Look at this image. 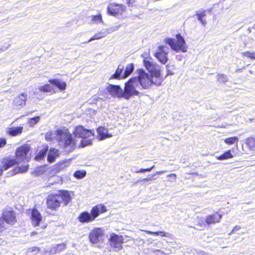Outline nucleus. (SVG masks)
<instances>
[{"instance_id":"obj_36","label":"nucleus","mask_w":255,"mask_h":255,"mask_svg":"<svg viewBox=\"0 0 255 255\" xmlns=\"http://www.w3.org/2000/svg\"><path fill=\"white\" fill-rule=\"evenodd\" d=\"M239 138L237 136H233L229 138H227L224 139V142L227 144H234L237 143Z\"/></svg>"},{"instance_id":"obj_37","label":"nucleus","mask_w":255,"mask_h":255,"mask_svg":"<svg viewBox=\"0 0 255 255\" xmlns=\"http://www.w3.org/2000/svg\"><path fill=\"white\" fill-rule=\"evenodd\" d=\"M86 175V172L84 170H77L76 171L73 176L77 179H82L84 178Z\"/></svg>"},{"instance_id":"obj_43","label":"nucleus","mask_w":255,"mask_h":255,"mask_svg":"<svg viewBox=\"0 0 255 255\" xmlns=\"http://www.w3.org/2000/svg\"><path fill=\"white\" fill-rule=\"evenodd\" d=\"M153 168H154V165H153L150 168H141L139 170H137L135 171V173H143L145 172H149Z\"/></svg>"},{"instance_id":"obj_11","label":"nucleus","mask_w":255,"mask_h":255,"mask_svg":"<svg viewBox=\"0 0 255 255\" xmlns=\"http://www.w3.org/2000/svg\"><path fill=\"white\" fill-rule=\"evenodd\" d=\"M125 9L126 6L122 4L111 3L108 6L107 12L109 15L116 16L119 14H122Z\"/></svg>"},{"instance_id":"obj_49","label":"nucleus","mask_w":255,"mask_h":255,"mask_svg":"<svg viewBox=\"0 0 255 255\" xmlns=\"http://www.w3.org/2000/svg\"><path fill=\"white\" fill-rule=\"evenodd\" d=\"M168 67H169V65H166V68L167 69L166 76L173 75V73H172L170 70L168 69Z\"/></svg>"},{"instance_id":"obj_57","label":"nucleus","mask_w":255,"mask_h":255,"mask_svg":"<svg viewBox=\"0 0 255 255\" xmlns=\"http://www.w3.org/2000/svg\"><path fill=\"white\" fill-rule=\"evenodd\" d=\"M207 10L209 12H210L212 11V8L208 9Z\"/></svg>"},{"instance_id":"obj_14","label":"nucleus","mask_w":255,"mask_h":255,"mask_svg":"<svg viewBox=\"0 0 255 255\" xmlns=\"http://www.w3.org/2000/svg\"><path fill=\"white\" fill-rule=\"evenodd\" d=\"M111 246L118 250L122 248V244L123 242V237L116 234H112L110 239Z\"/></svg>"},{"instance_id":"obj_40","label":"nucleus","mask_w":255,"mask_h":255,"mask_svg":"<svg viewBox=\"0 0 255 255\" xmlns=\"http://www.w3.org/2000/svg\"><path fill=\"white\" fill-rule=\"evenodd\" d=\"M218 81L223 83H226L228 81L227 76L224 74H219L218 76Z\"/></svg>"},{"instance_id":"obj_22","label":"nucleus","mask_w":255,"mask_h":255,"mask_svg":"<svg viewBox=\"0 0 255 255\" xmlns=\"http://www.w3.org/2000/svg\"><path fill=\"white\" fill-rule=\"evenodd\" d=\"M27 95L26 93H23L19 96H16L13 100V104L16 106H23L25 105Z\"/></svg>"},{"instance_id":"obj_48","label":"nucleus","mask_w":255,"mask_h":255,"mask_svg":"<svg viewBox=\"0 0 255 255\" xmlns=\"http://www.w3.org/2000/svg\"><path fill=\"white\" fill-rule=\"evenodd\" d=\"M135 1V0H127L128 4L129 6H132Z\"/></svg>"},{"instance_id":"obj_7","label":"nucleus","mask_w":255,"mask_h":255,"mask_svg":"<svg viewBox=\"0 0 255 255\" xmlns=\"http://www.w3.org/2000/svg\"><path fill=\"white\" fill-rule=\"evenodd\" d=\"M176 39L173 38H166L165 42L168 44L172 50L176 52L181 51L183 53L187 51V46L184 38L180 33L176 35Z\"/></svg>"},{"instance_id":"obj_33","label":"nucleus","mask_w":255,"mask_h":255,"mask_svg":"<svg viewBox=\"0 0 255 255\" xmlns=\"http://www.w3.org/2000/svg\"><path fill=\"white\" fill-rule=\"evenodd\" d=\"M38 90L42 92L47 93L50 92L53 90L52 87L48 84L40 86L38 87Z\"/></svg>"},{"instance_id":"obj_44","label":"nucleus","mask_w":255,"mask_h":255,"mask_svg":"<svg viewBox=\"0 0 255 255\" xmlns=\"http://www.w3.org/2000/svg\"><path fill=\"white\" fill-rule=\"evenodd\" d=\"M6 143V139L4 138H0V148L3 147Z\"/></svg>"},{"instance_id":"obj_21","label":"nucleus","mask_w":255,"mask_h":255,"mask_svg":"<svg viewBox=\"0 0 255 255\" xmlns=\"http://www.w3.org/2000/svg\"><path fill=\"white\" fill-rule=\"evenodd\" d=\"M97 130L98 132V138L100 140H102L112 136V134L109 133L108 132V129L105 127H99Z\"/></svg>"},{"instance_id":"obj_31","label":"nucleus","mask_w":255,"mask_h":255,"mask_svg":"<svg viewBox=\"0 0 255 255\" xmlns=\"http://www.w3.org/2000/svg\"><path fill=\"white\" fill-rule=\"evenodd\" d=\"M28 169V165H22L18 166L14 169L11 175H15L18 173H23L26 172Z\"/></svg>"},{"instance_id":"obj_17","label":"nucleus","mask_w":255,"mask_h":255,"mask_svg":"<svg viewBox=\"0 0 255 255\" xmlns=\"http://www.w3.org/2000/svg\"><path fill=\"white\" fill-rule=\"evenodd\" d=\"M106 211V207L104 205L99 204L93 207L91 211V213L95 220L100 214Z\"/></svg>"},{"instance_id":"obj_9","label":"nucleus","mask_w":255,"mask_h":255,"mask_svg":"<svg viewBox=\"0 0 255 255\" xmlns=\"http://www.w3.org/2000/svg\"><path fill=\"white\" fill-rule=\"evenodd\" d=\"M169 49L163 45L158 46V49L154 53V56L158 61L163 64H165L168 61L167 55Z\"/></svg>"},{"instance_id":"obj_46","label":"nucleus","mask_w":255,"mask_h":255,"mask_svg":"<svg viewBox=\"0 0 255 255\" xmlns=\"http://www.w3.org/2000/svg\"><path fill=\"white\" fill-rule=\"evenodd\" d=\"M153 176L150 177H147V178H142L138 180V181H152L154 179L153 178Z\"/></svg>"},{"instance_id":"obj_45","label":"nucleus","mask_w":255,"mask_h":255,"mask_svg":"<svg viewBox=\"0 0 255 255\" xmlns=\"http://www.w3.org/2000/svg\"><path fill=\"white\" fill-rule=\"evenodd\" d=\"M39 251V249L37 247H33L28 249V252L30 253L35 252L36 253H38Z\"/></svg>"},{"instance_id":"obj_58","label":"nucleus","mask_w":255,"mask_h":255,"mask_svg":"<svg viewBox=\"0 0 255 255\" xmlns=\"http://www.w3.org/2000/svg\"><path fill=\"white\" fill-rule=\"evenodd\" d=\"M36 233H34V232H32L31 233V235L32 236L33 235H34V234H36Z\"/></svg>"},{"instance_id":"obj_16","label":"nucleus","mask_w":255,"mask_h":255,"mask_svg":"<svg viewBox=\"0 0 255 255\" xmlns=\"http://www.w3.org/2000/svg\"><path fill=\"white\" fill-rule=\"evenodd\" d=\"M2 217L9 225H13L16 222L15 213L13 211H4L2 214Z\"/></svg>"},{"instance_id":"obj_32","label":"nucleus","mask_w":255,"mask_h":255,"mask_svg":"<svg viewBox=\"0 0 255 255\" xmlns=\"http://www.w3.org/2000/svg\"><path fill=\"white\" fill-rule=\"evenodd\" d=\"M48 147H46L45 148H43L37 154V155L35 157V158L37 160H40L43 159L44 157L46 156L47 151H48Z\"/></svg>"},{"instance_id":"obj_23","label":"nucleus","mask_w":255,"mask_h":255,"mask_svg":"<svg viewBox=\"0 0 255 255\" xmlns=\"http://www.w3.org/2000/svg\"><path fill=\"white\" fill-rule=\"evenodd\" d=\"M49 82L57 87L60 91L64 90L67 86L66 83L58 79H53L49 80Z\"/></svg>"},{"instance_id":"obj_2","label":"nucleus","mask_w":255,"mask_h":255,"mask_svg":"<svg viewBox=\"0 0 255 255\" xmlns=\"http://www.w3.org/2000/svg\"><path fill=\"white\" fill-rule=\"evenodd\" d=\"M71 197L67 191H63L58 194H51L47 198V205L48 208L55 210L59 207L61 204L67 205L71 201Z\"/></svg>"},{"instance_id":"obj_13","label":"nucleus","mask_w":255,"mask_h":255,"mask_svg":"<svg viewBox=\"0 0 255 255\" xmlns=\"http://www.w3.org/2000/svg\"><path fill=\"white\" fill-rule=\"evenodd\" d=\"M120 25H117L115 26H113L111 28H110L109 29H105L103 30L101 32L96 34L94 35L93 37H92L90 39H89L87 41L85 42L84 43H88L90 42L93 40H97L101 39V38L104 37L108 34H109L110 32L112 31H114L118 30L119 28H120Z\"/></svg>"},{"instance_id":"obj_20","label":"nucleus","mask_w":255,"mask_h":255,"mask_svg":"<svg viewBox=\"0 0 255 255\" xmlns=\"http://www.w3.org/2000/svg\"><path fill=\"white\" fill-rule=\"evenodd\" d=\"M222 215L216 213L213 215H210L206 217L205 222L208 225L214 224L220 222Z\"/></svg>"},{"instance_id":"obj_53","label":"nucleus","mask_w":255,"mask_h":255,"mask_svg":"<svg viewBox=\"0 0 255 255\" xmlns=\"http://www.w3.org/2000/svg\"><path fill=\"white\" fill-rule=\"evenodd\" d=\"M182 56L181 55H176V59L177 60H182Z\"/></svg>"},{"instance_id":"obj_56","label":"nucleus","mask_w":255,"mask_h":255,"mask_svg":"<svg viewBox=\"0 0 255 255\" xmlns=\"http://www.w3.org/2000/svg\"><path fill=\"white\" fill-rule=\"evenodd\" d=\"M152 239H151V238H148V239L147 240V242H148V243H152Z\"/></svg>"},{"instance_id":"obj_18","label":"nucleus","mask_w":255,"mask_h":255,"mask_svg":"<svg viewBox=\"0 0 255 255\" xmlns=\"http://www.w3.org/2000/svg\"><path fill=\"white\" fill-rule=\"evenodd\" d=\"M78 220L81 223H88L94 220L91 213L87 211L82 212L78 217Z\"/></svg>"},{"instance_id":"obj_34","label":"nucleus","mask_w":255,"mask_h":255,"mask_svg":"<svg viewBox=\"0 0 255 255\" xmlns=\"http://www.w3.org/2000/svg\"><path fill=\"white\" fill-rule=\"evenodd\" d=\"M145 232L149 234V235H155V236H161L162 237H168V233H165L163 231H158V232H152L150 231H145Z\"/></svg>"},{"instance_id":"obj_1","label":"nucleus","mask_w":255,"mask_h":255,"mask_svg":"<svg viewBox=\"0 0 255 255\" xmlns=\"http://www.w3.org/2000/svg\"><path fill=\"white\" fill-rule=\"evenodd\" d=\"M57 140L65 151L71 152L76 147V140L68 129L57 130Z\"/></svg>"},{"instance_id":"obj_52","label":"nucleus","mask_w":255,"mask_h":255,"mask_svg":"<svg viewBox=\"0 0 255 255\" xmlns=\"http://www.w3.org/2000/svg\"><path fill=\"white\" fill-rule=\"evenodd\" d=\"M4 170H5L3 167V164H2V166L0 165V176L2 175V172Z\"/></svg>"},{"instance_id":"obj_25","label":"nucleus","mask_w":255,"mask_h":255,"mask_svg":"<svg viewBox=\"0 0 255 255\" xmlns=\"http://www.w3.org/2000/svg\"><path fill=\"white\" fill-rule=\"evenodd\" d=\"M23 128L21 126L11 127L8 128L7 133L10 136H15L20 134Z\"/></svg>"},{"instance_id":"obj_24","label":"nucleus","mask_w":255,"mask_h":255,"mask_svg":"<svg viewBox=\"0 0 255 255\" xmlns=\"http://www.w3.org/2000/svg\"><path fill=\"white\" fill-rule=\"evenodd\" d=\"M59 155V150L55 148H50L47 155V161L49 163L55 161L56 158Z\"/></svg>"},{"instance_id":"obj_39","label":"nucleus","mask_w":255,"mask_h":255,"mask_svg":"<svg viewBox=\"0 0 255 255\" xmlns=\"http://www.w3.org/2000/svg\"><path fill=\"white\" fill-rule=\"evenodd\" d=\"M92 20L96 23H103L102 17L101 14L92 16Z\"/></svg>"},{"instance_id":"obj_28","label":"nucleus","mask_w":255,"mask_h":255,"mask_svg":"<svg viewBox=\"0 0 255 255\" xmlns=\"http://www.w3.org/2000/svg\"><path fill=\"white\" fill-rule=\"evenodd\" d=\"M124 69V66L123 65H120L116 70L115 73L111 75L110 79H120L122 78L123 75L122 74V73Z\"/></svg>"},{"instance_id":"obj_10","label":"nucleus","mask_w":255,"mask_h":255,"mask_svg":"<svg viewBox=\"0 0 255 255\" xmlns=\"http://www.w3.org/2000/svg\"><path fill=\"white\" fill-rule=\"evenodd\" d=\"M103 231L101 228H95L89 234L90 242L93 244H97L102 242L103 239Z\"/></svg>"},{"instance_id":"obj_19","label":"nucleus","mask_w":255,"mask_h":255,"mask_svg":"<svg viewBox=\"0 0 255 255\" xmlns=\"http://www.w3.org/2000/svg\"><path fill=\"white\" fill-rule=\"evenodd\" d=\"M31 219L33 226H37L42 220V216L40 213L36 209H33L31 211Z\"/></svg>"},{"instance_id":"obj_29","label":"nucleus","mask_w":255,"mask_h":255,"mask_svg":"<svg viewBox=\"0 0 255 255\" xmlns=\"http://www.w3.org/2000/svg\"><path fill=\"white\" fill-rule=\"evenodd\" d=\"M134 65L133 63H130L126 66L125 70L123 73L122 78L125 79L129 76L133 71Z\"/></svg>"},{"instance_id":"obj_5","label":"nucleus","mask_w":255,"mask_h":255,"mask_svg":"<svg viewBox=\"0 0 255 255\" xmlns=\"http://www.w3.org/2000/svg\"><path fill=\"white\" fill-rule=\"evenodd\" d=\"M75 137L83 138L81 141V146L85 147L92 144V139L94 136V131L93 129H88L82 126L77 127L73 132Z\"/></svg>"},{"instance_id":"obj_51","label":"nucleus","mask_w":255,"mask_h":255,"mask_svg":"<svg viewBox=\"0 0 255 255\" xmlns=\"http://www.w3.org/2000/svg\"><path fill=\"white\" fill-rule=\"evenodd\" d=\"M167 177H169L170 178H173L174 179H175L176 178V175L174 173H171L167 175Z\"/></svg>"},{"instance_id":"obj_47","label":"nucleus","mask_w":255,"mask_h":255,"mask_svg":"<svg viewBox=\"0 0 255 255\" xmlns=\"http://www.w3.org/2000/svg\"><path fill=\"white\" fill-rule=\"evenodd\" d=\"M240 229H241V227L240 226H236L235 227H234V228H233L232 231L230 234V235H231L232 233H233V232H234L235 231L240 230Z\"/></svg>"},{"instance_id":"obj_41","label":"nucleus","mask_w":255,"mask_h":255,"mask_svg":"<svg viewBox=\"0 0 255 255\" xmlns=\"http://www.w3.org/2000/svg\"><path fill=\"white\" fill-rule=\"evenodd\" d=\"M242 54L252 59H255V52H251L249 51L244 52Z\"/></svg>"},{"instance_id":"obj_50","label":"nucleus","mask_w":255,"mask_h":255,"mask_svg":"<svg viewBox=\"0 0 255 255\" xmlns=\"http://www.w3.org/2000/svg\"><path fill=\"white\" fill-rule=\"evenodd\" d=\"M166 172V170L157 171L153 175V176H154L155 175H160V174H162Z\"/></svg>"},{"instance_id":"obj_3","label":"nucleus","mask_w":255,"mask_h":255,"mask_svg":"<svg viewBox=\"0 0 255 255\" xmlns=\"http://www.w3.org/2000/svg\"><path fill=\"white\" fill-rule=\"evenodd\" d=\"M29 149L30 147L27 144H24L17 148L15 151L16 159L8 158L4 159L2 161V164H3L4 169L7 170L12 166L22 161L27 155Z\"/></svg>"},{"instance_id":"obj_27","label":"nucleus","mask_w":255,"mask_h":255,"mask_svg":"<svg viewBox=\"0 0 255 255\" xmlns=\"http://www.w3.org/2000/svg\"><path fill=\"white\" fill-rule=\"evenodd\" d=\"M66 248V245L64 244H60L54 245L50 250V253L51 254H56L60 253L62 251L65 250Z\"/></svg>"},{"instance_id":"obj_55","label":"nucleus","mask_w":255,"mask_h":255,"mask_svg":"<svg viewBox=\"0 0 255 255\" xmlns=\"http://www.w3.org/2000/svg\"><path fill=\"white\" fill-rule=\"evenodd\" d=\"M7 47H8L2 46L1 48H0V52L1 51H5L7 48Z\"/></svg>"},{"instance_id":"obj_54","label":"nucleus","mask_w":255,"mask_h":255,"mask_svg":"<svg viewBox=\"0 0 255 255\" xmlns=\"http://www.w3.org/2000/svg\"><path fill=\"white\" fill-rule=\"evenodd\" d=\"M65 164H66V162H63V163H61L59 164V169H61V168H63L65 166Z\"/></svg>"},{"instance_id":"obj_8","label":"nucleus","mask_w":255,"mask_h":255,"mask_svg":"<svg viewBox=\"0 0 255 255\" xmlns=\"http://www.w3.org/2000/svg\"><path fill=\"white\" fill-rule=\"evenodd\" d=\"M141 57L143 58V62L144 66L150 73V76H160V66L157 63L153 62L152 61V58L150 57L145 58L143 55H141Z\"/></svg>"},{"instance_id":"obj_59","label":"nucleus","mask_w":255,"mask_h":255,"mask_svg":"<svg viewBox=\"0 0 255 255\" xmlns=\"http://www.w3.org/2000/svg\"><path fill=\"white\" fill-rule=\"evenodd\" d=\"M253 28H254V29H255V24H254V25H253Z\"/></svg>"},{"instance_id":"obj_38","label":"nucleus","mask_w":255,"mask_h":255,"mask_svg":"<svg viewBox=\"0 0 255 255\" xmlns=\"http://www.w3.org/2000/svg\"><path fill=\"white\" fill-rule=\"evenodd\" d=\"M40 119V117L39 116H36L30 119L29 120V126L34 127L39 122Z\"/></svg>"},{"instance_id":"obj_42","label":"nucleus","mask_w":255,"mask_h":255,"mask_svg":"<svg viewBox=\"0 0 255 255\" xmlns=\"http://www.w3.org/2000/svg\"><path fill=\"white\" fill-rule=\"evenodd\" d=\"M206 227V224L204 222L199 223L196 225V227L190 226L191 228H193L196 230H202Z\"/></svg>"},{"instance_id":"obj_60","label":"nucleus","mask_w":255,"mask_h":255,"mask_svg":"<svg viewBox=\"0 0 255 255\" xmlns=\"http://www.w3.org/2000/svg\"><path fill=\"white\" fill-rule=\"evenodd\" d=\"M53 178H55V177H53ZM52 179V178H51V179H49V181H50Z\"/></svg>"},{"instance_id":"obj_30","label":"nucleus","mask_w":255,"mask_h":255,"mask_svg":"<svg viewBox=\"0 0 255 255\" xmlns=\"http://www.w3.org/2000/svg\"><path fill=\"white\" fill-rule=\"evenodd\" d=\"M232 157H233V155L231 153V151L230 150H229L225 152L224 153H223L222 155L220 156H216V158L220 160L228 159L232 158Z\"/></svg>"},{"instance_id":"obj_35","label":"nucleus","mask_w":255,"mask_h":255,"mask_svg":"<svg viewBox=\"0 0 255 255\" xmlns=\"http://www.w3.org/2000/svg\"><path fill=\"white\" fill-rule=\"evenodd\" d=\"M7 222L4 220L2 216L0 217V232L9 227Z\"/></svg>"},{"instance_id":"obj_12","label":"nucleus","mask_w":255,"mask_h":255,"mask_svg":"<svg viewBox=\"0 0 255 255\" xmlns=\"http://www.w3.org/2000/svg\"><path fill=\"white\" fill-rule=\"evenodd\" d=\"M106 89L113 97L123 98V90L119 85L109 84Z\"/></svg>"},{"instance_id":"obj_4","label":"nucleus","mask_w":255,"mask_h":255,"mask_svg":"<svg viewBox=\"0 0 255 255\" xmlns=\"http://www.w3.org/2000/svg\"><path fill=\"white\" fill-rule=\"evenodd\" d=\"M139 84L140 85V77L139 73L137 76L129 79L125 84L123 90V98L126 100H129L132 96H138L140 93L136 90L135 88Z\"/></svg>"},{"instance_id":"obj_6","label":"nucleus","mask_w":255,"mask_h":255,"mask_svg":"<svg viewBox=\"0 0 255 255\" xmlns=\"http://www.w3.org/2000/svg\"><path fill=\"white\" fill-rule=\"evenodd\" d=\"M136 72L139 73V76L140 77V86L142 89H147L152 84L156 86H160L161 84L160 76H150L143 69H138Z\"/></svg>"},{"instance_id":"obj_61","label":"nucleus","mask_w":255,"mask_h":255,"mask_svg":"<svg viewBox=\"0 0 255 255\" xmlns=\"http://www.w3.org/2000/svg\"><path fill=\"white\" fill-rule=\"evenodd\" d=\"M157 252L159 253V252H160V251L158 250H157Z\"/></svg>"},{"instance_id":"obj_26","label":"nucleus","mask_w":255,"mask_h":255,"mask_svg":"<svg viewBox=\"0 0 255 255\" xmlns=\"http://www.w3.org/2000/svg\"><path fill=\"white\" fill-rule=\"evenodd\" d=\"M206 10L200 9L196 11V16L198 20L201 22L202 25L205 26L207 23L206 19H204L203 17L206 16L205 14Z\"/></svg>"},{"instance_id":"obj_15","label":"nucleus","mask_w":255,"mask_h":255,"mask_svg":"<svg viewBox=\"0 0 255 255\" xmlns=\"http://www.w3.org/2000/svg\"><path fill=\"white\" fill-rule=\"evenodd\" d=\"M242 148L245 153H248L249 151L255 152V138L250 137L246 138L245 144L242 145Z\"/></svg>"}]
</instances>
